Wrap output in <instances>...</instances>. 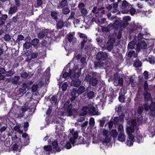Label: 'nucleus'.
<instances>
[{"label": "nucleus", "mask_w": 155, "mask_h": 155, "mask_svg": "<svg viewBox=\"0 0 155 155\" xmlns=\"http://www.w3.org/2000/svg\"><path fill=\"white\" fill-rule=\"evenodd\" d=\"M136 121L135 119H134L131 120V124L133 127H127L126 128V132L128 135L129 139L127 144V145L130 146L133 144V142L134 141V136L132 134V133L134 132V127L136 125Z\"/></svg>", "instance_id": "1"}, {"label": "nucleus", "mask_w": 155, "mask_h": 155, "mask_svg": "<svg viewBox=\"0 0 155 155\" xmlns=\"http://www.w3.org/2000/svg\"><path fill=\"white\" fill-rule=\"evenodd\" d=\"M15 73L13 68L8 71H6L5 68L0 67V81L4 80L5 76L10 77L13 75Z\"/></svg>", "instance_id": "2"}, {"label": "nucleus", "mask_w": 155, "mask_h": 155, "mask_svg": "<svg viewBox=\"0 0 155 155\" xmlns=\"http://www.w3.org/2000/svg\"><path fill=\"white\" fill-rule=\"evenodd\" d=\"M69 130V135L70 136V142L73 146L78 144V143H76V140L78 136V133L80 132V131L78 130L75 131L74 128L70 129Z\"/></svg>", "instance_id": "3"}, {"label": "nucleus", "mask_w": 155, "mask_h": 155, "mask_svg": "<svg viewBox=\"0 0 155 155\" xmlns=\"http://www.w3.org/2000/svg\"><path fill=\"white\" fill-rule=\"evenodd\" d=\"M72 105L70 104L69 101H67L64 105V112L62 114V115L71 116L72 115V112L71 109Z\"/></svg>", "instance_id": "4"}, {"label": "nucleus", "mask_w": 155, "mask_h": 155, "mask_svg": "<svg viewBox=\"0 0 155 155\" xmlns=\"http://www.w3.org/2000/svg\"><path fill=\"white\" fill-rule=\"evenodd\" d=\"M110 65V62L106 60L98 61L94 62L95 66L98 67L100 68H105L107 67H109Z\"/></svg>", "instance_id": "5"}, {"label": "nucleus", "mask_w": 155, "mask_h": 155, "mask_svg": "<svg viewBox=\"0 0 155 155\" xmlns=\"http://www.w3.org/2000/svg\"><path fill=\"white\" fill-rule=\"evenodd\" d=\"M120 8L122 9L121 12L123 14H126L129 12L130 8H131V5L126 0L123 1Z\"/></svg>", "instance_id": "6"}, {"label": "nucleus", "mask_w": 155, "mask_h": 155, "mask_svg": "<svg viewBox=\"0 0 155 155\" xmlns=\"http://www.w3.org/2000/svg\"><path fill=\"white\" fill-rule=\"evenodd\" d=\"M51 32L48 29L42 30L38 34L39 38L42 39L45 37L46 38H50L51 37Z\"/></svg>", "instance_id": "7"}, {"label": "nucleus", "mask_w": 155, "mask_h": 155, "mask_svg": "<svg viewBox=\"0 0 155 155\" xmlns=\"http://www.w3.org/2000/svg\"><path fill=\"white\" fill-rule=\"evenodd\" d=\"M108 55L106 52L103 51L98 52L96 54V58L98 61L106 60Z\"/></svg>", "instance_id": "8"}, {"label": "nucleus", "mask_w": 155, "mask_h": 155, "mask_svg": "<svg viewBox=\"0 0 155 155\" xmlns=\"http://www.w3.org/2000/svg\"><path fill=\"white\" fill-rule=\"evenodd\" d=\"M92 75H93V77L89 84L93 86H95L97 85L98 84V80L97 78V76L98 74L96 72H92Z\"/></svg>", "instance_id": "9"}, {"label": "nucleus", "mask_w": 155, "mask_h": 155, "mask_svg": "<svg viewBox=\"0 0 155 155\" xmlns=\"http://www.w3.org/2000/svg\"><path fill=\"white\" fill-rule=\"evenodd\" d=\"M87 107H88V112L89 114L93 115H98V112L97 109H96L93 105L89 104Z\"/></svg>", "instance_id": "10"}, {"label": "nucleus", "mask_w": 155, "mask_h": 155, "mask_svg": "<svg viewBox=\"0 0 155 155\" xmlns=\"http://www.w3.org/2000/svg\"><path fill=\"white\" fill-rule=\"evenodd\" d=\"M74 32H70L67 35V39L68 41L72 44H74L76 42V38L74 37Z\"/></svg>", "instance_id": "11"}, {"label": "nucleus", "mask_w": 155, "mask_h": 155, "mask_svg": "<svg viewBox=\"0 0 155 155\" xmlns=\"http://www.w3.org/2000/svg\"><path fill=\"white\" fill-rule=\"evenodd\" d=\"M117 33V32L115 31L113 34H111L108 36V38L109 40L107 42V44H110L114 45L116 41V38L115 37L116 36Z\"/></svg>", "instance_id": "12"}, {"label": "nucleus", "mask_w": 155, "mask_h": 155, "mask_svg": "<svg viewBox=\"0 0 155 155\" xmlns=\"http://www.w3.org/2000/svg\"><path fill=\"white\" fill-rule=\"evenodd\" d=\"M56 22V28L57 29H61L64 26H68L67 22L64 21L61 19L57 21Z\"/></svg>", "instance_id": "13"}, {"label": "nucleus", "mask_w": 155, "mask_h": 155, "mask_svg": "<svg viewBox=\"0 0 155 155\" xmlns=\"http://www.w3.org/2000/svg\"><path fill=\"white\" fill-rule=\"evenodd\" d=\"M82 69V68L80 69L79 71L78 72H73L72 73H71V74H70V77L71 79H78V78H79L81 73V71Z\"/></svg>", "instance_id": "14"}, {"label": "nucleus", "mask_w": 155, "mask_h": 155, "mask_svg": "<svg viewBox=\"0 0 155 155\" xmlns=\"http://www.w3.org/2000/svg\"><path fill=\"white\" fill-rule=\"evenodd\" d=\"M27 87V85L26 84H23L21 86V87L19 89L18 91V95L21 94H24L26 91V88Z\"/></svg>", "instance_id": "15"}, {"label": "nucleus", "mask_w": 155, "mask_h": 155, "mask_svg": "<svg viewBox=\"0 0 155 155\" xmlns=\"http://www.w3.org/2000/svg\"><path fill=\"white\" fill-rule=\"evenodd\" d=\"M87 41L84 40L81 42L79 45L80 48L82 50L84 49L86 51H87Z\"/></svg>", "instance_id": "16"}, {"label": "nucleus", "mask_w": 155, "mask_h": 155, "mask_svg": "<svg viewBox=\"0 0 155 155\" xmlns=\"http://www.w3.org/2000/svg\"><path fill=\"white\" fill-rule=\"evenodd\" d=\"M59 12L58 11L55 10L51 12L50 15L52 19L57 21L58 19V16Z\"/></svg>", "instance_id": "17"}, {"label": "nucleus", "mask_w": 155, "mask_h": 155, "mask_svg": "<svg viewBox=\"0 0 155 155\" xmlns=\"http://www.w3.org/2000/svg\"><path fill=\"white\" fill-rule=\"evenodd\" d=\"M8 15L6 14L2 15L0 17V26H3L5 23V21L7 19Z\"/></svg>", "instance_id": "18"}, {"label": "nucleus", "mask_w": 155, "mask_h": 155, "mask_svg": "<svg viewBox=\"0 0 155 155\" xmlns=\"http://www.w3.org/2000/svg\"><path fill=\"white\" fill-rule=\"evenodd\" d=\"M150 114L151 116H155V103L152 102L151 103Z\"/></svg>", "instance_id": "19"}, {"label": "nucleus", "mask_w": 155, "mask_h": 155, "mask_svg": "<svg viewBox=\"0 0 155 155\" xmlns=\"http://www.w3.org/2000/svg\"><path fill=\"white\" fill-rule=\"evenodd\" d=\"M71 84V86H74L75 87L79 86L81 84V81L79 79H72Z\"/></svg>", "instance_id": "20"}, {"label": "nucleus", "mask_w": 155, "mask_h": 155, "mask_svg": "<svg viewBox=\"0 0 155 155\" xmlns=\"http://www.w3.org/2000/svg\"><path fill=\"white\" fill-rule=\"evenodd\" d=\"M125 94V92L124 90H121L120 91L119 93V96L118 98L119 101L122 103L124 102L125 99L124 95Z\"/></svg>", "instance_id": "21"}, {"label": "nucleus", "mask_w": 155, "mask_h": 155, "mask_svg": "<svg viewBox=\"0 0 155 155\" xmlns=\"http://www.w3.org/2000/svg\"><path fill=\"white\" fill-rule=\"evenodd\" d=\"M17 10V7L14 6H11L8 10V14L12 15L16 12Z\"/></svg>", "instance_id": "22"}, {"label": "nucleus", "mask_w": 155, "mask_h": 155, "mask_svg": "<svg viewBox=\"0 0 155 155\" xmlns=\"http://www.w3.org/2000/svg\"><path fill=\"white\" fill-rule=\"evenodd\" d=\"M123 19L124 22L122 24V25L124 28L128 25V23L127 22L130 21L131 18L129 16H126L123 17Z\"/></svg>", "instance_id": "23"}, {"label": "nucleus", "mask_w": 155, "mask_h": 155, "mask_svg": "<svg viewBox=\"0 0 155 155\" xmlns=\"http://www.w3.org/2000/svg\"><path fill=\"white\" fill-rule=\"evenodd\" d=\"M138 53L134 50H130L128 52L127 55L129 58L132 57L136 58L137 57Z\"/></svg>", "instance_id": "24"}, {"label": "nucleus", "mask_w": 155, "mask_h": 155, "mask_svg": "<svg viewBox=\"0 0 155 155\" xmlns=\"http://www.w3.org/2000/svg\"><path fill=\"white\" fill-rule=\"evenodd\" d=\"M118 138L119 140L122 142H124L126 139V136L123 132H120Z\"/></svg>", "instance_id": "25"}, {"label": "nucleus", "mask_w": 155, "mask_h": 155, "mask_svg": "<svg viewBox=\"0 0 155 155\" xmlns=\"http://www.w3.org/2000/svg\"><path fill=\"white\" fill-rule=\"evenodd\" d=\"M88 107L87 106H84L82 109L81 112L80 114V115L81 116H83L86 115L87 113Z\"/></svg>", "instance_id": "26"}, {"label": "nucleus", "mask_w": 155, "mask_h": 155, "mask_svg": "<svg viewBox=\"0 0 155 155\" xmlns=\"http://www.w3.org/2000/svg\"><path fill=\"white\" fill-rule=\"evenodd\" d=\"M52 145L53 148L55 149L56 151H59L61 150V149L58 147V144L56 141H53L52 143Z\"/></svg>", "instance_id": "27"}, {"label": "nucleus", "mask_w": 155, "mask_h": 155, "mask_svg": "<svg viewBox=\"0 0 155 155\" xmlns=\"http://www.w3.org/2000/svg\"><path fill=\"white\" fill-rule=\"evenodd\" d=\"M92 73H91L90 74H87L85 76L84 80L89 83L93 77V75H92Z\"/></svg>", "instance_id": "28"}, {"label": "nucleus", "mask_w": 155, "mask_h": 155, "mask_svg": "<svg viewBox=\"0 0 155 155\" xmlns=\"http://www.w3.org/2000/svg\"><path fill=\"white\" fill-rule=\"evenodd\" d=\"M85 87L83 86H80L77 90V93L78 95L82 94L85 91Z\"/></svg>", "instance_id": "29"}, {"label": "nucleus", "mask_w": 155, "mask_h": 155, "mask_svg": "<svg viewBox=\"0 0 155 155\" xmlns=\"http://www.w3.org/2000/svg\"><path fill=\"white\" fill-rule=\"evenodd\" d=\"M20 79V77L19 76H15L12 78L13 80L12 81V84L16 85L18 83Z\"/></svg>", "instance_id": "30"}, {"label": "nucleus", "mask_w": 155, "mask_h": 155, "mask_svg": "<svg viewBox=\"0 0 155 155\" xmlns=\"http://www.w3.org/2000/svg\"><path fill=\"white\" fill-rule=\"evenodd\" d=\"M113 25L112 24H109L107 27H104L102 28V29L103 31H105L106 32H109L110 30V28L112 27Z\"/></svg>", "instance_id": "31"}, {"label": "nucleus", "mask_w": 155, "mask_h": 155, "mask_svg": "<svg viewBox=\"0 0 155 155\" xmlns=\"http://www.w3.org/2000/svg\"><path fill=\"white\" fill-rule=\"evenodd\" d=\"M59 4L61 6V7L63 8L68 5V2L67 0H62L59 2Z\"/></svg>", "instance_id": "32"}, {"label": "nucleus", "mask_w": 155, "mask_h": 155, "mask_svg": "<svg viewBox=\"0 0 155 155\" xmlns=\"http://www.w3.org/2000/svg\"><path fill=\"white\" fill-rule=\"evenodd\" d=\"M62 12L63 14L67 15L70 12V10L68 7H64L62 8Z\"/></svg>", "instance_id": "33"}, {"label": "nucleus", "mask_w": 155, "mask_h": 155, "mask_svg": "<svg viewBox=\"0 0 155 155\" xmlns=\"http://www.w3.org/2000/svg\"><path fill=\"white\" fill-rule=\"evenodd\" d=\"M57 100V96L55 95H53L49 99V101H50L51 103L53 104V103H54L55 105H56V104Z\"/></svg>", "instance_id": "34"}, {"label": "nucleus", "mask_w": 155, "mask_h": 155, "mask_svg": "<svg viewBox=\"0 0 155 155\" xmlns=\"http://www.w3.org/2000/svg\"><path fill=\"white\" fill-rule=\"evenodd\" d=\"M39 42V40L38 39L35 38L32 40L31 45L36 48Z\"/></svg>", "instance_id": "35"}, {"label": "nucleus", "mask_w": 155, "mask_h": 155, "mask_svg": "<svg viewBox=\"0 0 155 155\" xmlns=\"http://www.w3.org/2000/svg\"><path fill=\"white\" fill-rule=\"evenodd\" d=\"M33 94L31 93H27L25 95V99L28 101H30L32 98Z\"/></svg>", "instance_id": "36"}, {"label": "nucleus", "mask_w": 155, "mask_h": 155, "mask_svg": "<svg viewBox=\"0 0 155 155\" xmlns=\"http://www.w3.org/2000/svg\"><path fill=\"white\" fill-rule=\"evenodd\" d=\"M142 65L141 62L138 59H137L134 63V65L136 68L140 67Z\"/></svg>", "instance_id": "37"}, {"label": "nucleus", "mask_w": 155, "mask_h": 155, "mask_svg": "<svg viewBox=\"0 0 155 155\" xmlns=\"http://www.w3.org/2000/svg\"><path fill=\"white\" fill-rule=\"evenodd\" d=\"M32 46L30 42L26 41V42L24 44L23 48L26 49H29Z\"/></svg>", "instance_id": "38"}, {"label": "nucleus", "mask_w": 155, "mask_h": 155, "mask_svg": "<svg viewBox=\"0 0 155 155\" xmlns=\"http://www.w3.org/2000/svg\"><path fill=\"white\" fill-rule=\"evenodd\" d=\"M78 34L80 37L83 40L82 41H87V36L81 33H79Z\"/></svg>", "instance_id": "39"}, {"label": "nucleus", "mask_w": 155, "mask_h": 155, "mask_svg": "<svg viewBox=\"0 0 155 155\" xmlns=\"http://www.w3.org/2000/svg\"><path fill=\"white\" fill-rule=\"evenodd\" d=\"M119 21L116 20L113 24H112L113 25L112 27H113L114 29L118 28L119 27Z\"/></svg>", "instance_id": "40"}, {"label": "nucleus", "mask_w": 155, "mask_h": 155, "mask_svg": "<svg viewBox=\"0 0 155 155\" xmlns=\"http://www.w3.org/2000/svg\"><path fill=\"white\" fill-rule=\"evenodd\" d=\"M140 46L141 48L142 49H145L147 47V45L146 42L144 41H141L140 43H139Z\"/></svg>", "instance_id": "41"}, {"label": "nucleus", "mask_w": 155, "mask_h": 155, "mask_svg": "<svg viewBox=\"0 0 155 155\" xmlns=\"http://www.w3.org/2000/svg\"><path fill=\"white\" fill-rule=\"evenodd\" d=\"M144 98L147 101L151 99L150 94L147 91L144 93Z\"/></svg>", "instance_id": "42"}, {"label": "nucleus", "mask_w": 155, "mask_h": 155, "mask_svg": "<svg viewBox=\"0 0 155 155\" xmlns=\"http://www.w3.org/2000/svg\"><path fill=\"white\" fill-rule=\"evenodd\" d=\"M106 118L105 117H103L102 118L99 120V121L100 122V126L101 127H103L105 123L106 120H105Z\"/></svg>", "instance_id": "43"}, {"label": "nucleus", "mask_w": 155, "mask_h": 155, "mask_svg": "<svg viewBox=\"0 0 155 155\" xmlns=\"http://www.w3.org/2000/svg\"><path fill=\"white\" fill-rule=\"evenodd\" d=\"M5 41L6 42H9L11 40V37L8 34H5L4 37Z\"/></svg>", "instance_id": "44"}, {"label": "nucleus", "mask_w": 155, "mask_h": 155, "mask_svg": "<svg viewBox=\"0 0 155 155\" xmlns=\"http://www.w3.org/2000/svg\"><path fill=\"white\" fill-rule=\"evenodd\" d=\"M71 70H69V72L68 73L67 72H65L62 74V77L64 78H66L68 76H70V74H71Z\"/></svg>", "instance_id": "45"}, {"label": "nucleus", "mask_w": 155, "mask_h": 155, "mask_svg": "<svg viewBox=\"0 0 155 155\" xmlns=\"http://www.w3.org/2000/svg\"><path fill=\"white\" fill-rule=\"evenodd\" d=\"M114 83L117 82V81L120 78V76L118 73H116L114 75Z\"/></svg>", "instance_id": "46"}, {"label": "nucleus", "mask_w": 155, "mask_h": 155, "mask_svg": "<svg viewBox=\"0 0 155 155\" xmlns=\"http://www.w3.org/2000/svg\"><path fill=\"white\" fill-rule=\"evenodd\" d=\"M19 15L17 14L15 16H14L12 19V22L15 23L18 21V20L19 18Z\"/></svg>", "instance_id": "47"}, {"label": "nucleus", "mask_w": 155, "mask_h": 155, "mask_svg": "<svg viewBox=\"0 0 155 155\" xmlns=\"http://www.w3.org/2000/svg\"><path fill=\"white\" fill-rule=\"evenodd\" d=\"M81 15L83 16H86L87 15L88 12L85 8L81 10Z\"/></svg>", "instance_id": "48"}, {"label": "nucleus", "mask_w": 155, "mask_h": 155, "mask_svg": "<svg viewBox=\"0 0 155 155\" xmlns=\"http://www.w3.org/2000/svg\"><path fill=\"white\" fill-rule=\"evenodd\" d=\"M135 45V44L134 42L131 41L129 43L128 46L129 48L133 49L134 48V46Z\"/></svg>", "instance_id": "49"}, {"label": "nucleus", "mask_w": 155, "mask_h": 155, "mask_svg": "<svg viewBox=\"0 0 155 155\" xmlns=\"http://www.w3.org/2000/svg\"><path fill=\"white\" fill-rule=\"evenodd\" d=\"M29 76V74L25 72H24L21 74L20 77L23 79H27Z\"/></svg>", "instance_id": "50"}, {"label": "nucleus", "mask_w": 155, "mask_h": 155, "mask_svg": "<svg viewBox=\"0 0 155 155\" xmlns=\"http://www.w3.org/2000/svg\"><path fill=\"white\" fill-rule=\"evenodd\" d=\"M143 106V109H144L146 111H148L149 110H150L151 106H150L149 104L148 103H147L144 104Z\"/></svg>", "instance_id": "51"}, {"label": "nucleus", "mask_w": 155, "mask_h": 155, "mask_svg": "<svg viewBox=\"0 0 155 155\" xmlns=\"http://www.w3.org/2000/svg\"><path fill=\"white\" fill-rule=\"evenodd\" d=\"M95 96L94 93L93 91H91L87 94V96L89 99H92Z\"/></svg>", "instance_id": "52"}, {"label": "nucleus", "mask_w": 155, "mask_h": 155, "mask_svg": "<svg viewBox=\"0 0 155 155\" xmlns=\"http://www.w3.org/2000/svg\"><path fill=\"white\" fill-rule=\"evenodd\" d=\"M120 121L119 117H115L114 118V124L115 125H117L119 124Z\"/></svg>", "instance_id": "53"}, {"label": "nucleus", "mask_w": 155, "mask_h": 155, "mask_svg": "<svg viewBox=\"0 0 155 155\" xmlns=\"http://www.w3.org/2000/svg\"><path fill=\"white\" fill-rule=\"evenodd\" d=\"M113 47L114 45H112L110 44H107L106 48L108 51H110L113 48Z\"/></svg>", "instance_id": "54"}, {"label": "nucleus", "mask_w": 155, "mask_h": 155, "mask_svg": "<svg viewBox=\"0 0 155 155\" xmlns=\"http://www.w3.org/2000/svg\"><path fill=\"white\" fill-rule=\"evenodd\" d=\"M118 83L116 85H118L121 86H122L123 85V79L121 78H120L117 81Z\"/></svg>", "instance_id": "55"}, {"label": "nucleus", "mask_w": 155, "mask_h": 155, "mask_svg": "<svg viewBox=\"0 0 155 155\" xmlns=\"http://www.w3.org/2000/svg\"><path fill=\"white\" fill-rule=\"evenodd\" d=\"M44 149L45 150L48 151H51L52 150L51 146L49 145L44 146Z\"/></svg>", "instance_id": "56"}, {"label": "nucleus", "mask_w": 155, "mask_h": 155, "mask_svg": "<svg viewBox=\"0 0 155 155\" xmlns=\"http://www.w3.org/2000/svg\"><path fill=\"white\" fill-rule=\"evenodd\" d=\"M118 134L116 130H113L111 131V135L113 137H116Z\"/></svg>", "instance_id": "57"}, {"label": "nucleus", "mask_w": 155, "mask_h": 155, "mask_svg": "<svg viewBox=\"0 0 155 155\" xmlns=\"http://www.w3.org/2000/svg\"><path fill=\"white\" fill-rule=\"evenodd\" d=\"M143 110V106H139L138 108L137 113L139 114H141L142 113Z\"/></svg>", "instance_id": "58"}, {"label": "nucleus", "mask_w": 155, "mask_h": 155, "mask_svg": "<svg viewBox=\"0 0 155 155\" xmlns=\"http://www.w3.org/2000/svg\"><path fill=\"white\" fill-rule=\"evenodd\" d=\"M68 87V84L67 82L64 83L62 86V89L63 91H65Z\"/></svg>", "instance_id": "59"}, {"label": "nucleus", "mask_w": 155, "mask_h": 155, "mask_svg": "<svg viewBox=\"0 0 155 155\" xmlns=\"http://www.w3.org/2000/svg\"><path fill=\"white\" fill-rule=\"evenodd\" d=\"M95 123L94 119L93 118H91L89 120V124L91 126L93 127Z\"/></svg>", "instance_id": "60"}, {"label": "nucleus", "mask_w": 155, "mask_h": 155, "mask_svg": "<svg viewBox=\"0 0 155 155\" xmlns=\"http://www.w3.org/2000/svg\"><path fill=\"white\" fill-rule=\"evenodd\" d=\"M38 53L36 52H32L31 53V58H37Z\"/></svg>", "instance_id": "61"}, {"label": "nucleus", "mask_w": 155, "mask_h": 155, "mask_svg": "<svg viewBox=\"0 0 155 155\" xmlns=\"http://www.w3.org/2000/svg\"><path fill=\"white\" fill-rule=\"evenodd\" d=\"M150 64H154L155 62V58L154 57L151 56L148 58Z\"/></svg>", "instance_id": "62"}, {"label": "nucleus", "mask_w": 155, "mask_h": 155, "mask_svg": "<svg viewBox=\"0 0 155 155\" xmlns=\"http://www.w3.org/2000/svg\"><path fill=\"white\" fill-rule=\"evenodd\" d=\"M85 5L83 3H80L78 6V7L81 10L85 8Z\"/></svg>", "instance_id": "63"}, {"label": "nucleus", "mask_w": 155, "mask_h": 155, "mask_svg": "<svg viewBox=\"0 0 155 155\" xmlns=\"http://www.w3.org/2000/svg\"><path fill=\"white\" fill-rule=\"evenodd\" d=\"M38 86L37 84L33 85L32 87V91L33 92H35L37 90Z\"/></svg>", "instance_id": "64"}]
</instances>
